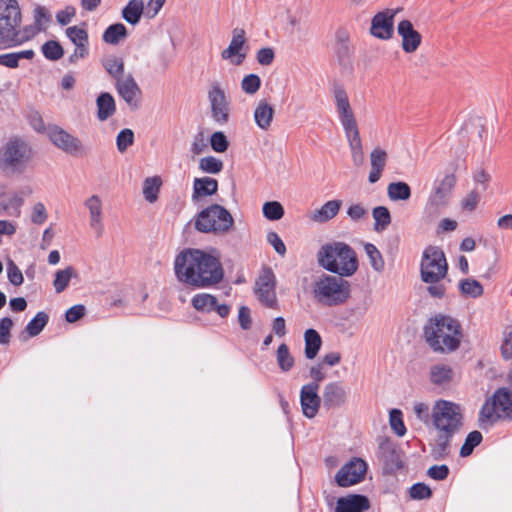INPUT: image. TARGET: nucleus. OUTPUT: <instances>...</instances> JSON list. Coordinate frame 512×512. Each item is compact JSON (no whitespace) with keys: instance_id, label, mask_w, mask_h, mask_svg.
Segmentation results:
<instances>
[{"instance_id":"24","label":"nucleus","mask_w":512,"mask_h":512,"mask_svg":"<svg viewBox=\"0 0 512 512\" xmlns=\"http://www.w3.org/2000/svg\"><path fill=\"white\" fill-rule=\"evenodd\" d=\"M397 32L402 38L401 47L406 53L415 52L422 42L421 34L414 29L410 20L404 19L398 23Z\"/></svg>"},{"instance_id":"1","label":"nucleus","mask_w":512,"mask_h":512,"mask_svg":"<svg viewBox=\"0 0 512 512\" xmlns=\"http://www.w3.org/2000/svg\"><path fill=\"white\" fill-rule=\"evenodd\" d=\"M319 266L335 274H322L313 285V294L318 302L326 306L344 304L351 293V285L344 277L358 270L359 262L355 250L344 242L323 245L317 253Z\"/></svg>"},{"instance_id":"35","label":"nucleus","mask_w":512,"mask_h":512,"mask_svg":"<svg viewBox=\"0 0 512 512\" xmlns=\"http://www.w3.org/2000/svg\"><path fill=\"white\" fill-rule=\"evenodd\" d=\"M305 356L307 359H314L322 345L320 334L313 328L307 329L304 333Z\"/></svg>"},{"instance_id":"32","label":"nucleus","mask_w":512,"mask_h":512,"mask_svg":"<svg viewBox=\"0 0 512 512\" xmlns=\"http://www.w3.org/2000/svg\"><path fill=\"white\" fill-rule=\"evenodd\" d=\"M218 183L211 177L196 178L193 184L192 199L197 200L201 197L210 196L216 193Z\"/></svg>"},{"instance_id":"44","label":"nucleus","mask_w":512,"mask_h":512,"mask_svg":"<svg viewBox=\"0 0 512 512\" xmlns=\"http://www.w3.org/2000/svg\"><path fill=\"white\" fill-rule=\"evenodd\" d=\"M39 31V28L34 25L25 26L22 29L16 28L12 35V40H10L9 46H17L21 45L24 42L29 41L32 39Z\"/></svg>"},{"instance_id":"60","label":"nucleus","mask_w":512,"mask_h":512,"mask_svg":"<svg viewBox=\"0 0 512 512\" xmlns=\"http://www.w3.org/2000/svg\"><path fill=\"white\" fill-rule=\"evenodd\" d=\"M48 218L46 207L43 203L38 202L34 204L31 213V221L34 224L41 225Z\"/></svg>"},{"instance_id":"13","label":"nucleus","mask_w":512,"mask_h":512,"mask_svg":"<svg viewBox=\"0 0 512 512\" xmlns=\"http://www.w3.org/2000/svg\"><path fill=\"white\" fill-rule=\"evenodd\" d=\"M367 471V464L361 458H353L342 466L335 476V481L340 487H349L364 479Z\"/></svg>"},{"instance_id":"59","label":"nucleus","mask_w":512,"mask_h":512,"mask_svg":"<svg viewBox=\"0 0 512 512\" xmlns=\"http://www.w3.org/2000/svg\"><path fill=\"white\" fill-rule=\"evenodd\" d=\"M450 469L446 464L433 465L427 470V475L433 480L443 481L449 476Z\"/></svg>"},{"instance_id":"55","label":"nucleus","mask_w":512,"mask_h":512,"mask_svg":"<svg viewBox=\"0 0 512 512\" xmlns=\"http://www.w3.org/2000/svg\"><path fill=\"white\" fill-rule=\"evenodd\" d=\"M409 494L414 500L429 499L432 497V490L427 484L418 482L410 487Z\"/></svg>"},{"instance_id":"18","label":"nucleus","mask_w":512,"mask_h":512,"mask_svg":"<svg viewBox=\"0 0 512 512\" xmlns=\"http://www.w3.org/2000/svg\"><path fill=\"white\" fill-rule=\"evenodd\" d=\"M31 193L30 188L18 192H9L4 185H0V215L7 213L11 216H19L24 197Z\"/></svg>"},{"instance_id":"43","label":"nucleus","mask_w":512,"mask_h":512,"mask_svg":"<svg viewBox=\"0 0 512 512\" xmlns=\"http://www.w3.org/2000/svg\"><path fill=\"white\" fill-rule=\"evenodd\" d=\"M372 216L375 220L374 230L376 232L384 231L391 223V214L386 206H377L373 208Z\"/></svg>"},{"instance_id":"52","label":"nucleus","mask_w":512,"mask_h":512,"mask_svg":"<svg viewBox=\"0 0 512 512\" xmlns=\"http://www.w3.org/2000/svg\"><path fill=\"white\" fill-rule=\"evenodd\" d=\"M389 422L391 429L397 436H404L406 433V427L403 421V414L399 409H392L389 414Z\"/></svg>"},{"instance_id":"57","label":"nucleus","mask_w":512,"mask_h":512,"mask_svg":"<svg viewBox=\"0 0 512 512\" xmlns=\"http://www.w3.org/2000/svg\"><path fill=\"white\" fill-rule=\"evenodd\" d=\"M335 53L340 63H344L346 60L349 59L350 47L348 45L347 37H342L340 35L337 36V41L335 44Z\"/></svg>"},{"instance_id":"37","label":"nucleus","mask_w":512,"mask_h":512,"mask_svg":"<svg viewBox=\"0 0 512 512\" xmlns=\"http://www.w3.org/2000/svg\"><path fill=\"white\" fill-rule=\"evenodd\" d=\"M342 205L341 200L327 201L314 215V220L318 222H327L334 218Z\"/></svg>"},{"instance_id":"19","label":"nucleus","mask_w":512,"mask_h":512,"mask_svg":"<svg viewBox=\"0 0 512 512\" xmlns=\"http://www.w3.org/2000/svg\"><path fill=\"white\" fill-rule=\"evenodd\" d=\"M379 448L385 474L393 475L404 468V452L401 448L391 443L381 444Z\"/></svg>"},{"instance_id":"30","label":"nucleus","mask_w":512,"mask_h":512,"mask_svg":"<svg viewBox=\"0 0 512 512\" xmlns=\"http://www.w3.org/2000/svg\"><path fill=\"white\" fill-rule=\"evenodd\" d=\"M212 115L216 121L224 119V92L219 83H214L208 92Z\"/></svg>"},{"instance_id":"28","label":"nucleus","mask_w":512,"mask_h":512,"mask_svg":"<svg viewBox=\"0 0 512 512\" xmlns=\"http://www.w3.org/2000/svg\"><path fill=\"white\" fill-rule=\"evenodd\" d=\"M387 153L381 148H375L370 154L371 170L368 176L370 183H376L381 178L382 172L386 166Z\"/></svg>"},{"instance_id":"54","label":"nucleus","mask_w":512,"mask_h":512,"mask_svg":"<svg viewBox=\"0 0 512 512\" xmlns=\"http://www.w3.org/2000/svg\"><path fill=\"white\" fill-rule=\"evenodd\" d=\"M134 143V132L131 129L121 130L116 137L117 149L120 153H124L129 146Z\"/></svg>"},{"instance_id":"23","label":"nucleus","mask_w":512,"mask_h":512,"mask_svg":"<svg viewBox=\"0 0 512 512\" xmlns=\"http://www.w3.org/2000/svg\"><path fill=\"white\" fill-rule=\"evenodd\" d=\"M319 385L317 383H308L301 388L300 404L304 416L314 418L320 408L321 398L318 395Z\"/></svg>"},{"instance_id":"31","label":"nucleus","mask_w":512,"mask_h":512,"mask_svg":"<svg viewBox=\"0 0 512 512\" xmlns=\"http://www.w3.org/2000/svg\"><path fill=\"white\" fill-rule=\"evenodd\" d=\"M345 134L349 143V147L351 149L352 160L354 165H362L364 162V154L358 127L354 128L353 130L351 129V131L346 130Z\"/></svg>"},{"instance_id":"48","label":"nucleus","mask_w":512,"mask_h":512,"mask_svg":"<svg viewBox=\"0 0 512 512\" xmlns=\"http://www.w3.org/2000/svg\"><path fill=\"white\" fill-rule=\"evenodd\" d=\"M364 249L369 258L371 267L377 272H382L385 267V262L378 248L372 243H366Z\"/></svg>"},{"instance_id":"42","label":"nucleus","mask_w":512,"mask_h":512,"mask_svg":"<svg viewBox=\"0 0 512 512\" xmlns=\"http://www.w3.org/2000/svg\"><path fill=\"white\" fill-rule=\"evenodd\" d=\"M76 276L77 273L75 269L71 266H68L65 269L58 270L55 273V279L53 281V287L56 293L63 292L69 285L71 278Z\"/></svg>"},{"instance_id":"56","label":"nucleus","mask_w":512,"mask_h":512,"mask_svg":"<svg viewBox=\"0 0 512 512\" xmlns=\"http://www.w3.org/2000/svg\"><path fill=\"white\" fill-rule=\"evenodd\" d=\"M44 56L49 60H58L63 56L64 50L56 41H48L42 47Z\"/></svg>"},{"instance_id":"39","label":"nucleus","mask_w":512,"mask_h":512,"mask_svg":"<svg viewBox=\"0 0 512 512\" xmlns=\"http://www.w3.org/2000/svg\"><path fill=\"white\" fill-rule=\"evenodd\" d=\"M460 293L465 297L478 298L484 293L482 284L472 278H465L459 282Z\"/></svg>"},{"instance_id":"61","label":"nucleus","mask_w":512,"mask_h":512,"mask_svg":"<svg viewBox=\"0 0 512 512\" xmlns=\"http://www.w3.org/2000/svg\"><path fill=\"white\" fill-rule=\"evenodd\" d=\"M7 275L9 281L15 286H20L24 281L21 270L12 260L7 263Z\"/></svg>"},{"instance_id":"22","label":"nucleus","mask_w":512,"mask_h":512,"mask_svg":"<svg viewBox=\"0 0 512 512\" xmlns=\"http://www.w3.org/2000/svg\"><path fill=\"white\" fill-rule=\"evenodd\" d=\"M245 34L244 29L235 28L232 32L231 42L226 48V58L230 59L235 66L241 65L247 56L249 46Z\"/></svg>"},{"instance_id":"9","label":"nucleus","mask_w":512,"mask_h":512,"mask_svg":"<svg viewBox=\"0 0 512 512\" xmlns=\"http://www.w3.org/2000/svg\"><path fill=\"white\" fill-rule=\"evenodd\" d=\"M21 13L16 0H0V45L9 46L13 32L20 26Z\"/></svg>"},{"instance_id":"7","label":"nucleus","mask_w":512,"mask_h":512,"mask_svg":"<svg viewBox=\"0 0 512 512\" xmlns=\"http://www.w3.org/2000/svg\"><path fill=\"white\" fill-rule=\"evenodd\" d=\"M432 423L437 430L459 432L463 426V414L459 404L439 399L432 408Z\"/></svg>"},{"instance_id":"51","label":"nucleus","mask_w":512,"mask_h":512,"mask_svg":"<svg viewBox=\"0 0 512 512\" xmlns=\"http://www.w3.org/2000/svg\"><path fill=\"white\" fill-rule=\"evenodd\" d=\"M48 319L49 317L45 312H38L36 316L27 324V333L32 337L37 336L46 326Z\"/></svg>"},{"instance_id":"11","label":"nucleus","mask_w":512,"mask_h":512,"mask_svg":"<svg viewBox=\"0 0 512 512\" xmlns=\"http://www.w3.org/2000/svg\"><path fill=\"white\" fill-rule=\"evenodd\" d=\"M195 228L202 233H221L224 231V207L212 204L202 210L195 219Z\"/></svg>"},{"instance_id":"3","label":"nucleus","mask_w":512,"mask_h":512,"mask_svg":"<svg viewBox=\"0 0 512 512\" xmlns=\"http://www.w3.org/2000/svg\"><path fill=\"white\" fill-rule=\"evenodd\" d=\"M449 264L446 255L440 246L428 245L422 252L420 261V278L423 283L429 284L428 294L437 299L446 295V286L441 283L448 275Z\"/></svg>"},{"instance_id":"27","label":"nucleus","mask_w":512,"mask_h":512,"mask_svg":"<svg viewBox=\"0 0 512 512\" xmlns=\"http://www.w3.org/2000/svg\"><path fill=\"white\" fill-rule=\"evenodd\" d=\"M438 432L431 455L435 460H444L450 456L451 441L457 432L450 430H438Z\"/></svg>"},{"instance_id":"10","label":"nucleus","mask_w":512,"mask_h":512,"mask_svg":"<svg viewBox=\"0 0 512 512\" xmlns=\"http://www.w3.org/2000/svg\"><path fill=\"white\" fill-rule=\"evenodd\" d=\"M276 278L273 270L264 266L256 279L254 293L258 301L265 307L278 309L276 296Z\"/></svg>"},{"instance_id":"36","label":"nucleus","mask_w":512,"mask_h":512,"mask_svg":"<svg viewBox=\"0 0 512 512\" xmlns=\"http://www.w3.org/2000/svg\"><path fill=\"white\" fill-rule=\"evenodd\" d=\"M391 201H407L412 195L411 187L404 181L391 182L387 187Z\"/></svg>"},{"instance_id":"16","label":"nucleus","mask_w":512,"mask_h":512,"mask_svg":"<svg viewBox=\"0 0 512 512\" xmlns=\"http://www.w3.org/2000/svg\"><path fill=\"white\" fill-rule=\"evenodd\" d=\"M456 185L454 174L446 175L428 199L427 209L438 212L448 204L449 197Z\"/></svg>"},{"instance_id":"40","label":"nucleus","mask_w":512,"mask_h":512,"mask_svg":"<svg viewBox=\"0 0 512 512\" xmlns=\"http://www.w3.org/2000/svg\"><path fill=\"white\" fill-rule=\"evenodd\" d=\"M127 37V29L122 23L110 25L103 33V41L116 45Z\"/></svg>"},{"instance_id":"4","label":"nucleus","mask_w":512,"mask_h":512,"mask_svg":"<svg viewBox=\"0 0 512 512\" xmlns=\"http://www.w3.org/2000/svg\"><path fill=\"white\" fill-rule=\"evenodd\" d=\"M462 327L458 320L447 315H436L424 326L426 342L435 352H452L459 348Z\"/></svg>"},{"instance_id":"45","label":"nucleus","mask_w":512,"mask_h":512,"mask_svg":"<svg viewBox=\"0 0 512 512\" xmlns=\"http://www.w3.org/2000/svg\"><path fill=\"white\" fill-rule=\"evenodd\" d=\"M453 377V370L447 365H434L430 371L431 382L435 385L448 383Z\"/></svg>"},{"instance_id":"50","label":"nucleus","mask_w":512,"mask_h":512,"mask_svg":"<svg viewBox=\"0 0 512 512\" xmlns=\"http://www.w3.org/2000/svg\"><path fill=\"white\" fill-rule=\"evenodd\" d=\"M277 363L284 372L290 371L294 366V358L285 343H282L277 349Z\"/></svg>"},{"instance_id":"62","label":"nucleus","mask_w":512,"mask_h":512,"mask_svg":"<svg viewBox=\"0 0 512 512\" xmlns=\"http://www.w3.org/2000/svg\"><path fill=\"white\" fill-rule=\"evenodd\" d=\"M256 59L260 65L269 66L275 59L274 50L270 47H264L257 51Z\"/></svg>"},{"instance_id":"5","label":"nucleus","mask_w":512,"mask_h":512,"mask_svg":"<svg viewBox=\"0 0 512 512\" xmlns=\"http://www.w3.org/2000/svg\"><path fill=\"white\" fill-rule=\"evenodd\" d=\"M501 418L512 419V393L505 387L498 388L479 412V422L495 423Z\"/></svg>"},{"instance_id":"17","label":"nucleus","mask_w":512,"mask_h":512,"mask_svg":"<svg viewBox=\"0 0 512 512\" xmlns=\"http://www.w3.org/2000/svg\"><path fill=\"white\" fill-rule=\"evenodd\" d=\"M334 98L339 119L344 131H351V129L353 130L354 128H357V121L351 108L348 95L342 86L335 87Z\"/></svg>"},{"instance_id":"58","label":"nucleus","mask_w":512,"mask_h":512,"mask_svg":"<svg viewBox=\"0 0 512 512\" xmlns=\"http://www.w3.org/2000/svg\"><path fill=\"white\" fill-rule=\"evenodd\" d=\"M222 161L212 156L204 157L200 160V168L207 173H219L222 169Z\"/></svg>"},{"instance_id":"46","label":"nucleus","mask_w":512,"mask_h":512,"mask_svg":"<svg viewBox=\"0 0 512 512\" xmlns=\"http://www.w3.org/2000/svg\"><path fill=\"white\" fill-rule=\"evenodd\" d=\"M482 440L483 436L480 431L474 430L468 433L464 443L460 448V456L463 458L470 456L473 453L474 449L481 444Z\"/></svg>"},{"instance_id":"20","label":"nucleus","mask_w":512,"mask_h":512,"mask_svg":"<svg viewBox=\"0 0 512 512\" xmlns=\"http://www.w3.org/2000/svg\"><path fill=\"white\" fill-rule=\"evenodd\" d=\"M116 89L118 94L131 109L136 110L140 107L142 91L131 74H127L124 78L118 79Z\"/></svg>"},{"instance_id":"14","label":"nucleus","mask_w":512,"mask_h":512,"mask_svg":"<svg viewBox=\"0 0 512 512\" xmlns=\"http://www.w3.org/2000/svg\"><path fill=\"white\" fill-rule=\"evenodd\" d=\"M66 36L75 46L74 51L68 57L70 64H76L89 56V38L84 28L78 26L68 27L65 31Z\"/></svg>"},{"instance_id":"64","label":"nucleus","mask_w":512,"mask_h":512,"mask_svg":"<svg viewBox=\"0 0 512 512\" xmlns=\"http://www.w3.org/2000/svg\"><path fill=\"white\" fill-rule=\"evenodd\" d=\"M12 326L13 321L9 317H4L0 320V344L5 345L9 343Z\"/></svg>"},{"instance_id":"6","label":"nucleus","mask_w":512,"mask_h":512,"mask_svg":"<svg viewBox=\"0 0 512 512\" xmlns=\"http://www.w3.org/2000/svg\"><path fill=\"white\" fill-rule=\"evenodd\" d=\"M31 147L21 139L9 140L0 150V164L13 172H23L31 161Z\"/></svg>"},{"instance_id":"26","label":"nucleus","mask_w":512,"mask_h":512,"mask_svg":"<svg viewBox=\"0 0 512 512\" xmlns=\"http://www.w3.org/2000/svg\"><path fill=\"white\" fill-rule=\"evenodd\" d=\"M347 392L340 382L328 383L323 391V407L327 410L339 408L346 402Z\"/></svg>"},{"instance_id":"21","label":"nucleus","mask_w":512,"mask_h":512,"mask_svg":"<svg viewBox=\"0 0 512 512\" xmlns=\"http://www.w3.org/2000/svg\"><path fill=\"white\" fill-rule=\"evenodd\" d=\"M84 207L89 214V226L97 238L104 234L103 201L99 195L93 194L84 201Z\"/></svg>"},{"instance_id":"41","label":"nucleus","mask_w":512,"mask_h":512,"mask_svg":"<svg viewBox=\"0 0 512 512\" xmlns=\"http://www.w3.org/2000/svg\"><path fill=\"white\" fill-rule=\"evenodd\" d=\"M103 66L107 73L115 79L117 82L118 79L124 78L126 75L124 74V61L122 58L117 56H109L103 61Z\"/></svg>"},{"instance_id":"49","label":"nucleus","mask_w":512,"mask_h":512,"mask_svg":"<svg viewBox=\"0 0 512 512\" xmlns=\"http://www.w3.org/2000/svg\"><path fill=\"white\" fill-rule=\"evenodd\" d=\"M262 212L265 218L270 221L280 220L284 216V208L278 201H267L263 204Z\"/></svg>"},{"instance_id":"53","label":"nucleus","mask_w":512,"mask_h":512,"mask_svg":"<svg viewBox=\"0 0 512 512\" xmlns=\"http://www.w3.org/2000/svg\"><path fill=\"white\" fill-rule=\"evenodd\" d=\"M261 87V78L254 73L246 75L241 82L242 90L249 95L255 94Z\"/></svg>"},{"instance_id":"47","label":"nucleus","mask_w":512,"mask_h":512,"mask_svg":"<svg viewBox=\"0 0 512 512\" xmlns=\"http://www.w3.org/2000/svg\"><path fill=\"white\" fill-rule=\"evenodd\" d=\"M161 186V179L158 176L148 177L143 183L144 198L153 203L157 200L158 192Z\"/></svg>"},{"instance_id":"33","label":"nucleus","mask_w":512,"mask_h":512,"mask_svg":"<svg viewBox=\"0 0 512 512\" xmlns=\"http://www.w3.org/2000/svg\"><path fill=\"white\" fill-rule=\"evenodd\" d=\"M97 117L100 121H105L116 111L115 100L108 92L101 93L96 99Z\"/></svg>"},{"instance_id":"12","label":"nucleus","mask_w":512,"mask_h":512,"mask_svg":"<svg viewBox=\"0 0 512 512\" xmlns=\"http://www.w3.org/2000/svg\"><path fill=\"white\" fill-rule=\"evenodd\" d=\"M166 0H149L146 6L145 15L152 19L154 18ZM144 13L143 0H130L122 10L123 19L131 25L139 23L142 14Z\"/></svg>"},{"instance_id":"38","label":"nucleus","mask_w":512,"mask_h":512,"mask_svg":"<svg viewBox=\"0 0 512 512\" xmlns=\"http://www.w3.org/2000/svg\"><path fill=\"white\" fill-rule=\"evenodd\" d=\"M34 57V51L32 49L23 50L19 52H12L6 54H0V65L8 68H16L19 65L21 59H32Z\"/></svg>"},{"instance_id":"63","label":"nucleus","mask_w":512,"mask_h":512,"mask_svg":"<svg viewBox=\"0 0 512 512\" xmlns=\"http://www.w3.org/2000/svg\"><path fill=\"white\" fill-rule=\"evenodd\" d=\"M267 242L273 246L274 250L281 256L286 254V246L280 236L274 232L269 231L267 233Z\"/></svg>"},{"instance_id":"15","label":"nucleus","mask_w":512,"mask_h":512,"mask_svg":"<svg viewBox=\"0 0 512 512\" xmlns=\"http://www.w3.org/2000/svg\"><path fill=\"white\" fill-rule=\"evenodd\" d=\"M396 11L385 9L376 13L371 20L370 33L381 40H388L394 34V17Z\"/></svg>"},{"instance_id":"25","label":"nucleus","mask_w":512,"mask_h":512,"mask_svg":"<svg viewBox=\"0 0 512 512\" xmlns=\"http://www.w3.org/2000/svg\"><path fill=\"white\" fill-rule=\"evenodd\" d=\"M370 508V500L362 494L339 497L333 512H364Z\"/></svg>"},{"instance_id":"8","label":"nucleus","mask_w":512,"mask_h":512,"mask_svg":"<svg viewBox=\"0 0 512 512\" xmlns=\"http://www.w3.org/2000/svg\"><path fill=\"white\" fill-rule=\"evenodd\" d=\"M46 134L55 147L72 157H83L88 153V149L81 139L60 126L49 125Z\"/></svg>"},{"instance_id":"34","label":"nucleus","mask_w":512,"mask_h":512,"mask_svg":"<svg viewBox=\"0 0 512 512\" xmlns=\"http://www.w3.org/2000/svg\"><path fill=\"white\" fill-rule=\"evenodd\" d=\"M273 116L274 108L266 100H260L254 111V119L258 127L267 130L271 125Z\"/></svg>"},{"instance_id":"2","label":"nucleus","mask_w":512,"mask_h":512,"mask_svg":"<svg viewBox=\"0 0 512 512\" xmlns=\"http://www.w3.org/2000/svg\"><path fill=\"white\" fill-rule=\"evenodd\" d=\"M174 272L184 285L199 289L214 286L224 276L221 253L214 249H184L175 258Z\"/></svg>"},{"instance_id":"29","label":"nucleus","mask_w":512,"mask_h":512,"mask_svg":"<svg viewBox=\"0 0 512 512\" xmlns=\"http://www.w3.org/2000/svg\"><path fill=\"white\" fill-rule=\"evenodd\" d=\"M192 305L198 311L210 312L216 310L221 317H224V305H219L217 298L211 294H196L192 298Z\"/></svg>"}]
</instances>
